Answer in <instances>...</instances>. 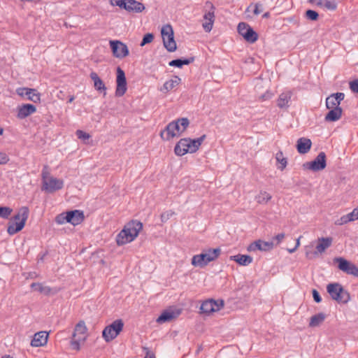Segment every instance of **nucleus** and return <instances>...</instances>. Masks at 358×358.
Here are the masks:
<instances>
[{"label": "nucleus", "instance_id": "obj_1", "mask_svg": "<svg viewBox=\"0 0 358 358\" xmlns=\"http://www.w3.org/2000/svg\"><path fill=\"white\" fill-rule=\"evenodd\" d=\"M143 229V223L138 220L129 222L124 229L117 235L116 243L118 245H122L132 242Z\"/></svg>", "mask_w": 358, "mask_h": 358}, {"label": "nucleus", "instance_id": "obj_2", "mask_svg": "<svg viewBox=\"0 0 358 358\" xmlns=\"http://www.w3.org/2000/svg\"><path fill=\"white\" fill-rule=\"evenodd\" d=\"M220 253L221 250L220 248H208L201 254L194 255L192 258L191 264L194 266L203 268L210 262L215 260Z\"/></svg>", "mask_w": 358, "mask_h": 358}, {"label": "nucleus", "instance_id": "obj_3", "mask_svg": "<svg viewBox=\"0 0 358 358\" xmlns=\"http://www.w3.org/2000/svg\"><path fill=\"white\" fill-rule=\"evenodd\" d=\"M327 292L331 298L338 303H347L350 300L349 292L338 282H331L327 285Z\"/></svg>", "mask_w": 358, "mask_h": 358}, {"label": "nucleus", "instance_id": "obj_4", "mask_svg": "<svg viewBox=\"0 0 358 358\" xmlns=\"http://www.w3.org/2000/svg\"><path fill=\"white\" fill-rule=\"evenodd\" d=\"M161 34L163 38L164 48L168 52H173L176 50L177 45L174 39V33L171 24H168L162 27Z\"/></svg>", "mask_w": 358, "mask_h": 358}, {"label": "nucleus", "instance_id": "obj_5", "mask_svg": "<svg viewBox=\"0 0 358 358\" xmlns=\"http://www.w3.org/2000/svg\"><path fill=\"white\" fill-rule=\"evenodd\" d=\"M196 152L195 145L190 138H181L174 148L176 155L182 157L187 153H194Z\"/></svg>", "mask_w": 358, "mask_h": 358}, {"label": "nucleus", "instance_id": "obj_6", "mask_svg": "<svg viewBox=\"0 0 358 358\" xmlns=\"http://www.w3.org/2000/svg\"><path fill=\"white\" fill-rule=\"evenodd\" d=\"M238 33L249 43H254L258 40V34L246 22H239L237 27Z\"/></svg>", "mask_w": 358, "mask_h": 358}, {"label": "nucleus", "instance_id": "obj_7", "mask_svg": "<svg viewBox=\"0 0 358 358\" xmlns=\"http://www.w3.org/2000/svg\"><path fill=\"white\" fill-rule=\"evenodd\" d=\"M334 262L337 263V267L340 271L358 278V267L350 261L342 257H337L334 259Z\"/></svg>", "mask_w": 358, "mask_h": 358}, {"label": "nucleus", "instance_id": "obj_8", "mask_svg": "<svg viewBox=\"0 0 358 358\" xmlns=\"http://www.w3.org/2000/svg\"><path fill=\"white\" fill-rule=\"evenodd\" d=\"M327 166V156L324 152H320L317 157L310 162H306L303 167L313 171H320L324 169Z\"/></svg>", "mask_w": 358, "mask_h": 358}, {"label": "nucleus", "instance_id": "obj_9", "mask_svg": "<svg viewBox=\"0 0 358 358\" xmlns=\"http://www.w3.org/2000/svg\"><path fill=\"white\" fill-rule=\"evenodd\" d=\"M127 90V83L124 70L120 66L116 68V89L115 96H122Z\"/></svg>", "mask_w": 358, "mask_h": 358}, {"label": "nucleus", "instance_id": "obj_10", "mask_svg": "<svg viewBox=\"0 0 358 358\" xmlns=\"http://www.w3.org/2000/svg\"><path fill=\"white\" fill-rule=\"evenodd\" d=\"M64 182L62 179L55 177H50L48 180L43 181L42 190L47 193L52 194L56 191L60 190L64 187Z\"/></svg>", "mask_w": 358, "mask_h": 358}, {"label": "nucleus", "instance_id": "obj_11", "mask_svg": "<svg viewBox=\"0 0 358 358\" xmlns=\"http://www.w3.org/2000/svg\"><path fill=\"white\" fill-rule=\"evenodd\" d=\"M182 313L180 308H168L162 311L160 315L157 318L156 322L159 324H163L171 322L177 318Z\"/></svg>", "mask_w": 358, "mask_h": 358}, {"label": "nucleus", "instance_id": "obj_12", "mask_svg": "<svg viewBox=\"0 0 358 358\" xmlns=\"http://www.w3.org/2000/svg\"><path fill=\"white\" fill-rule=\"evenodd\" d=\"M205 7L210 8V10L206 12L203 15V18L206 20V22L203 24V27L205 31L210 32L213 29V25L215 20V8L210 1H207L206 3Z\"/></svg>", "mask_w": 358, "mask_h": 358}, {"label": "nucleus", "instance_id": "obj_13", "mask_svg": "<svg viewBox=\"0 0 358 358\" xmlns=\"http://www.w3.org/2000/svg\"><path fill=\"white\" fill-rule=\"evenodd\" d=\"M274 245L273 241H264L259 239L251 243L248 246L247 250L249 252H255L257 250L268 252L273 248Z\"/></svg>", "mask_w": 358, "mask_h": 358}, {"label": "nucleus", "instance_id": "obj_14", "mask_svg": "<svg viewBox=\"0 0 358 358\" xmlns=\"http://www.w3.org/2000/svg\"><path fill=\"white\" fill-rule=\"evenodd\" d=\"M113 55L114 57L123 59L129 55V50L124 43L119 40H113Z\"/></svg>", "mask_w": 358, "mask_h": 358}, {"label": "nucleus", "instance_id": "obj_15", "mask_svg": "<svg viewBox=\"0 0 358 358\" xmlns=\"http://www.w3.org/2000/svg\"><path fill=\"white\" fill-rule=\"evenodd\" d=\"M17 94L21 96L26 95L27 99L34 103H39L41 101V94L37 90L29 87H19L16 90Z\"/></svg>", "mask_w": 358, "mask_h": 358}, {"label": "nucleus", "instance_id": "obj_16", "mask_svg": "<svg viewBox=\"0 0 358 358\" xmlns=\"http://www.w3.org/2000/svg\"><path fill=\"white\" fill-rule=\"evenodd\" d=\"M27 220V215L24 213H23V218L21 219L19 222L10 220L8 224L7 233L12 236L20 232L24 229Z\"/></svg>", "mask_w": 358, "mask_h": 358}, {"label": "nucleus", "instance_id": "obj_17", "mask_svg": "<svg viewBox=\"0 0 358 358\" xmlns=\"http://www.w3.org/2000/svg\"><path fill=\"white\" fill-rule=\"evenodd\" d=\"M67 222L73 226L80 224L85 220L84 212L81 210H67Z\"/></svg>", "mask_w": 358, "mask_h": 358}, {"label": "nucleus", "instance_id": "obj_18", "mask_svg": "<svg viewBox=\"0 0 358 358\" xmlns=\"http://www.w3.org/2000/svg\"><path fill=\"white\" fill-rule=\"evenodd\" d=\"M345 99V94L343 92L333 93L326 98V108L341 107V102Z\"/></svg>", "mask_w": 358, "mask_h": 358}, {"label": "nucleus", "instance_id": "obj_19", "mask_svg": "<svg viewBox=\"0 0 358 358\" xmlns=\"http://www.w3.org/2000/svg\"><path fill=\"white\" fill-rule=\"evenodd\" d=\"M36 111V107L31 103H23L17 107V118L20 120L25 119L28 116Z\"/></svg>", "mask_w": 358, "mask_h": 358}, {"label": "nucleus", "instance_id": "obj_20", "mask_svg": "<svg viewBox=\"0 0 358 358\" xmlns=\"http://www.w3.org/2000/svg\"><path fill=\"white\" fill-rule=\"evenodd\" d=\"M312 147V141L310 138L301 137L299 138L296 144L297 152L301 155L308 153Z\"/></svg>", "mask_w": 358, "mask_h": 358}, {"label": "nucleus", "instance_id": "obj_21", "mask_svg": "<svg viewBox=\"0 0 358 358\" xmlns=\"http://www.w3.org/2000/svg\"><path fill=\"white\" fill-rule=\"evenodd\" d=\"M327 109L329 110V112L325 115V122H334L338 121L342 117L343 109L341 107H332Z\"/></svg>", "mask_w": 358, "mask_h": 358}, {"label": "nucleus", "instance_id": "obj_22", "mask_svg": "<svg viewBox=\"0 0 358 358\" xmlns=\"http://www.w3.org/2000/svg\"><path fill=\"white\" fill-rule=\"evenodd\" d=\"M48 339V333L47 331H39L34 335L31 341V345L33 347L44 346L47 344Z\"/></svg>", "mask_w": 358, "mask_h": 358}, {"label": "nucleus", "instance_id": "obj_23", "mask_svg": "<svg viewBox=\"0 0 358 358\" xmlns=\"http://www.w3.org/2000/svg\"><path fill=\"white\" fill-rule=\"evenodd\" d=\"M180 134H176L175 132V129L173 127V121L169 122L165 128L161 131L160 132V137L164 141H170L171 139L175 138V137H179Z\"/></svg>", "mask_w": 358, "mask_h": 358}, {"label": "nucleus", "instance_id": "obj_24", "mask_svg": "<svg viewBox=\"0 0 358 358\" xmlns=\"http://www.w3.org/2000/svg\"><path fill=\"white\" fill-rule=\"evenodd\" d=\"M175 132L180 134V136L189 127L190 122L187 117H180L173 120Z\"/></svg>", "mask_w": 358, "mask_h": 358}, {"label": "nucleus", "instance_id": "obj_25", "mask_svg": "<svg viewBox=\"0 0 358 358\" xmlns=\"http://www.w3.org/2000/svg\"><path fill=\"white\" fill-rule=\"evenodd\" d=\"M292 96V92L291 91L281 93L277 99L278 107L280 109H287L289 107Z\"/></svg>", "mask_w": 358, "mask_h": 358}, {"label": "nucleus", "instance_id": "obj_26", "mask_svg": "<svg viewBox=\"0 0 358 358\" xmlns=\"http://www.w3.org/2000/svg\"><path fill=\"white\" fill-rule=\"evenodd\" d=\"M90 78L94 82V87L95 90H97L99 93H103V95H105L107 89L103 80L99 78L98 74L92 71L90 73Z\"/></svg>", "mask_w": 358, "mask_h": 358}, {"label": "nucleus", "instance_id": "obj_27", "mask_svg": "<svg viewBox=\"0 0 358 358\" xmlns=\"http://www.w3.org/2000/svg\"><path fill=\"white\" fill-rule=\"evenodd\" d=\"M195 60V57H181L173 59L169 62V65L170 66L177 67L179 69L182 68L184 65H189L193 63Z\"/></svg>", "mask_w": 358, "mask_h": 358}, {"label": "nucleus", "instance_id": "obj_28", "mask_svg": "<svg viewBox=\"0 0 358 358\" xmlns=\"http://www.w3.org/2000/svg\"><path fill=\"white\" fill-rule=\"evenodd\" d=\"M333 238L331 237H321L317 239L316 245L317 252L322 253L331 245Z\"/></svg>", "mask_w": 358, "mask_h": 358}, {"label": "nucleus", "instance_id": "obj_29", "mask_svg": "<svg viewBox=\"0 0 358 358\" xmlns=\"http://www.w3.org/2000/svg\"><path fill=\"white\" fill-rule=\"evenodd\" d=\"M230 259L240 266H248L252 262L253 258L249 255L238 254L236 255L231 256Z\"/></svg>", "mask_w": 358, "mask_h": 358}, {"label": "nucleus", "instance_id": "obj_30", "mask_svg": "<svg viewBox=\"0 0 358 358\" xmlns=\"http://www.w3.org/2000/svg\"><path fill=\"white\" fill-rule=\"evenodd\" d=\"M356 220H358V212L357 208H355L351 213L343 215L339 220H338L336 224L338 225H343Z\"/></svg>", "mask_w": 358, "mask_h": 358}, {"label": "nucleus", "instance_id": "obj_31", "mask_svg": "<svg viewBox=\"0 0 358 358\" xmlns=\"http://www.w3.org/2000/svg\"><path fill=\"white\" fill-rule=\"evenodd\" d=\"M181 83V78L178 76H174L173 79L167 80L164 83L162 91L169 92L173 89L176 85Z\"/></svg>", "mask_w": 358, "mask_h": 358}, {"label": "nucleus", "instance_id": "obj_32", "mask_svg": "<svg viewBox=\"0 0 358 358\" xmlns=\"http://www.w3.org/2000/svg\"><path fill=\"white\" fill-rule=\"evenodd\" d=\"M326 318V315L323 313H319L313 315L310 317L309 326L311 327H315L319 326Z\"/></svg>", "mask_w": 358, "mask_h": 358}, {"label": "nucleus", "instance_id": "obj_33", "mask_svg": "<svg viewBox=\"0 0 358 358\" xmlns=\"http://www.w3.org/2000/svg\"><path fill=\"white\" fill-rule=\"evenodd\" d=\"M211 303L210 299L204 301L201 305L200 313L207 315L214 313V308L212 306Z\"/></svg>", "mask_w": 358, "mask_h": 358}, {"label": "nucleus", "instance_id": "obj_34", "mask_svg": "<svg viewBox=\"0 0 358 358\" xmlns=\"http://www.w3.org/2000/svg\"><path fill=\"white\" fill-rule=\"evenodd\" d=\"M124 322L122 319L113 320V339H115L122 331Z\"/></svg>", "mask_w": 358, "mask_h": 358}, {"label": "nucleus", "instance_id": "obj_35", "mask_svg": "<svg viewBox=\"0 0 358 358\" xmlns=\"http://www.w3.org/2000/svg\"><path fill=\"white\" fill-rule=\"evenodd\" d=\"M276 161L280 164V166L278 167L280 171H283L287 164V159L286 157H283V152L281 150H279L275 155Z\"/></svg>", "mask_w": 358, "mask_h": 358}, {"label": "nucleus", "instance_id": "obj_36", "mask_svg": "<svg viewBox=\"0 0 358 358\" xmlns=\"http://www.w3.org/2000/svg\"><path fill=\"white\" fill-rule=\"evenodd\" d=\"M25 213L27 215V217H29V209L27 206H22L19 208L17 214H15L11 219L13 221L19 222L21 219L23 218V213Z\"/></svg>", "mask_w": 358, "mask_h": 358}, {"label": "nucleus", "instance_id": "obj_37", "mask_svg": "<svg viewBox=\"0 0 358 358\" xmlns=\"http://www.w3.org/2000/svg\"><path fill=\"white\" fill-rule=\"evenodd\" d=\"M87 331V327L84 321H80L75 327L73 337H76L77 334H85Z\"/></svg>", "mask_w": 358, "mask_h": 358}, {"label": "nucleus", "instance_id": "obj_38", "mask_svg": "<svg viewBox=\"0 0 358 358\" xmlns=\"http://www.w3.org/2000/svg\"><path fill=\"white\" fill-rule=\"evenodd\" d=\"M59 289L57 287H50L49 286H43L39 287V292L45 294V296L55 295L58 293Z\"/></svg>", "mask_w": 358, "mask_h": 358}, {"label": "nucleus", "instance_id": "obj_39", "mask_svg": "<svg viewBox=\"0 0 358 358\" xmlns=\"http://www.w3.org/2000/svg\"><path fill=\"white\" fill-rule=\"evenodd\" d=\"M102 337L106 342L112 341V323L108 324L103 330Z\"/></svg>", "mask_w": 358, "mask_h": 358}, {"label": "nucleus", "instance_id": "obj_40", "mask_svg": "<svg viewBox=\"0 0 358 358\" xmlns=\"http://www.w3.org/2000/svg\"><path fill=\"white\" fill-rule=\"evenodd\" d=\"M76 136L78 137V138L83 141V142L84 143H86V144L89 143V140L91 138V136L90 135V134H88L83 130L78 129L76 131Z\"/></svg>", "mask_w": 358, "mask_h": 358}, {"label": "nucleus", "instance_id": "obj_41", "mask_svg": "<svg viewBox=\"0 0 358 358\" xmlns=\"http://www.w3.org/2000/svg\"><path fill=\"white\" fill-rule=\"evenodd\" d=\"M305 17L308 20L317 21L319 19V14L314 10L308 9L305 13Z\"/></svg>", "mask_w": 358, "mask_h": 358}, {"label": "nucleus", "instance_id": "obj_42", "mask_svg": "<svg viewBox=\"0 0 358 358\" xmlns=\"http://www.w3.org/2000/svg\"><path fill=\"white\" fill-rule=\"evenodd\" d=\"M13 212V209L8 206H0V217L8 219Z\"/></svg>", "mask_w": 358, "mask_h": 358}, {"label": "nucleus", "instance_id": "obj_43", "mask_svg": "<svg viewBox=\"0 0 358 358\" xmlns=\"http://www.w3.org/2000/svg\"><path fill=\"white\" fill-rule=\"evenodd\" d=\"M210 302H212V306L214 308V313L219 311L221 308H222L224 306V301L223 299H217L215 300L213 299H210Z\"/></svg>", "mask_w": 358, "mask_h": 358}, {"label": "nucleus", "instance_id": "obj_44", "mask_svg": "<svg viewBox=\"0 0 358 358\" xmlns=\"http://www.w3.org/2000/svg\"><path fill=\"white\" fill-rule=\"evenodd\" d=\"M305 255H306V257L307 259H311L317 257L319 255V253L317 252V250L315 251H313L312 246L307 245L305 247Z\"/></svg>", "mask_w": 358, "mask_h": 358}, {"label": "nucleus", "instance_id": "obj_45", "mask_svg": "<svg viewBox=\"0 0 358 358\" xmlns=\"http://www.w3.org/2000/svg\"><path fill=\"white\" fill-rule=\"evenodd\" d=\"M154 34L152 33H147L145 34L142 38V41L140 43V45L141 47L145 45L146 44L150 43L154 40Z\"/></svg>", "mask_w": 358, "mask_h": 358}, {"label": "nucleus", "instance_id": "obj_46", "mask_svg": "<svg viewBox=\"0 0 358 358\" xmlns=\"http://www.w3.org/2000/svg\"><path fill=\"white\" fill-rule=\"evenodd\" d=\"M271 196L266 192H261L257 197V202L259 203H267L271 200Z\"/></svg>", "mask_w": 358, "mask_h": 358}, {"label": "nucleus", "instance_id": "obj_47", "mask_svg": "<svg viewBox=\"0 0 358 358\" xmlns=\"http://www.w3.org/2000/svg\"><path fill=\"white\" fill-rule=\"evenodd\" d=\"M66 214H67L66 211L58 214L55 217V222L58 224H63L64 223H68Z\"/></svg>", "mask_w": 358, "mask_h": 358}, {"label": "nucleus", "instance_id": "obj_48", "mask_svg": "<svg viewBox=\"0 0 358 358\" xmlns=\"http://www.w3.org/2000/svg\"><path fill=\"white\" fill-rule=\"evenodd\" d=\"M349 88L353 94H358V78L349 82Z\"/></svg>", "mask_w": 358, "mask_h": 358}, {"label": "nucleus", "instance_id": "obj_49", "mask_svg": "<svg viewBox=\"0 0 358 358\" xmlns=\"http://www.w3.org/2000/svg\"><path fill=\"white\" fill-rule=\"evenodd\" d=\"M329 10H335L337 8V3L334 1L324 0V6Z\"/></svg>", "mask_w": 358, "mask_h": 358}, {"label": "nucleus", "instance_id": "obj_50", "mask_svg": "<svg viewBox=\"0 0 358 358\" xmlns=\"http://www.w3.org/2000/svg\"><path fill=\"white\" fill-rule=\"evenodd\" d=\"M85 337L83 336V338H79L78 339H76V337H73L72 336V339L71 341V347L72 349L73 350H80V341L81 339H83L85 340Z\"/></svg>", "mask_w": 358, "mask_h": 358}, {"label": "nucleus", "instance_id": "obj_51", "mask_svg": "<svg viewBox=\"0 0 358 358\" xmlns=\"http://www.w3.org/2000/svg\"><path fill=\"white\" fill-rule=\"evenodd\" d=\"M174 214V212L172 210H167L161 214V221L162 222H166L168 221L171 217Z\"/></svg>", "mask_w": 358, "mask_h": 358}, {"label": "nucleus", "instance_id": "obj_52", "mask_svg": "<svg viewBox=\"0 0 358 358\" xmlns=\"http://www.w3.org/2000/svg\"><path fill=\"white\" fill-rule=\"evenodd\" d=\"M206 135L203 134L201 136H200L199 138L192 139V142L194 143V144L195 145V148H196V151L199 150V147L201 146L203 141L206 139Z\"/></svg>", "mask_w": 358, "mask_h": 358}, {"label": "nucleus", "instance_id": "obj_53", "mask_svg": "<svg viewBox=\"0 0 358 358\" xmlns=\"http://www.w3.org/2000/svg\"><path fill=\"white\" fill-rule=\"evenodd\" d=\"M312 296H313L314 301L316 302L317 303H320L322 301V296H320V292L317 289H313V290H312Z\"/></svg>", "mask_w": 358, "mask_h": 358}, {"label": "nucleus", "instance_id": "obj_54", "mask_svg": "<svg viewBox=\"0 0 358 358\" xmlns=\"http://www.w3.org/2000/svg\"><path fill=\"white\" fill-rule=\"evenodd\" d=\"M9 162V157L5 152H0V165L6 164Z\"/></svg>", "mask_w": 358, "mask_h": 358}, {"label": "nucleus", "instance_id": "obj_55", "mask_svg": "<svg viewBox=\"0 0 358 358\" xmlns=\"http://www.w3.org/2000/svg\"><path fill=\"white\" fill-rule=\"evenodd\" d=\"M263 10V5L261 3H256L255 4V8L253 10V13L255 15H257L260 14Z\"/></svg>", "mask_w": 358, "mask_h": 358}, {"label": "nucleus", "instance_id": "obj_56", "mask_svg": "<svg viewBox=\"0 0 358 358\" xmlns=\"http://www.w3.org/2000/svg\"><path fill=\"white\" fill-rule=\"evenodd\" d=\"M24 275L25 276L26 279H35L38 276V273L35 271L26 273L24 274Z\"/></svg>", "mask_w": 358, "mask_h": 358}, {"label": "nucleus", "instance_id": "obj_57", "mask_svg": "<svg viewBox=\"0 0 358 358\" xmlns=\"http://www.w3.org/2000/svg\"><path fill=\"white\" fill-rule=\"evenodd\" d=\"M273 96V94L268 91H266L265 93L261 95L259 99L261 101H266L270 99Z\"/></svg>", "mask_w": 358, "mask_h": 358}, {"label": "nucleus", "instance_id": "obj_58", "mask_svg": "<svg viewBox=\"0 0 358 358\" xmlns=\"http://www.w3.org/2000/svg\"><path fill=\"white\" fill-rule=\"evenodd\" d=\"M285 234L284 233H280V234H278L276 236H275L273 238V240L277 241L275 245H278L282 241V239L285 238Z\"/></svg>", "mask_w": 358, "mask_h": 358}, {"label": "nucleus", "instance_id": "obj_59", "mask_svg": "<svg viewBox=\"0 0 358 358\" xmlns=\"http://www.w3.org/2000/svg\"><path fill=\"white\" fill-rule=\"evenodd\" d=\"M143 350H145V356L144 358H156L155 355L151 352L148 348H143Z\"/></svg>", "mask_w": 358, "mask_h": 358}, {"label": "nucleus", "instance_id": "obj_60", "mask_svg": "<svg viewBox=\"0 0 358 358\" xmlns=\"http://www.w3.org/2000/svg\"><path fill=\"white\" fill-rule=\"evenodd\" d=\"M43 285L41 282H32L30 285L31 288L34 291H37L39 292V287H43Z\"/></svg>", "mask_w": 358, "mask_h": 358}, {"label": "nucleus", "instance_id": "obj_61", "mask_svg": "<svg viewBox=\"0 0 358 358\" xmlns=\"http://www.w3.org/2000/svg\"><path fill=\"white\" fill-rule=\"evenodd\" d=\"M46 168H47V166H45L42 171L41 176H42L43 181L46 180L47 176L49 174V173L48 171H45V169H46Z\"/></svg>", "mask_w": 358, "mask_h": 358}, {"label": "nucleus", "instance_id": "obj_62", "mask_svg": "<svg viewBox=\"0 0 358 358\" xmlns=\"http://www.w3.org/2000/svg\"><path fill=\"white\" fill-rule=\"evenodd\" d=\"M324 0H317L315 4L317 6L323 7L324 6Z\"/></svg>", "mask_w": 358, "mask_h": 358}, {"label": "nucleus", "instance_id": "obj_63", "mask_svg": "<svg viewBox=\"0 0 358 358\" xmlns=\"http://www.w3.org/2000/svg\"><path fill=\"white\" fill-rule=\"evenodd\" d=\"M48 255V252L46 251L45 252L43 253V254H40L38 255V257H40L38 258V260H41V261H43L44 257Z\"/></svg>", "mask_w": 358, "mask_h": 358}, {"label": "nucleus", "instance_id": "obj_64", "mask_svg": "<svg viewBox=\"0 0 358 358\" xmlns=\"http://www.w3.org/2000/svg\"><path fill=\"white\" fill-rule=\"evenodd\" d=\"M1 358H13V357L12 356H10V355H5L2 356Z\"/></svg>", "mask_w": 358, "mask_h": 358}]
</instances>
